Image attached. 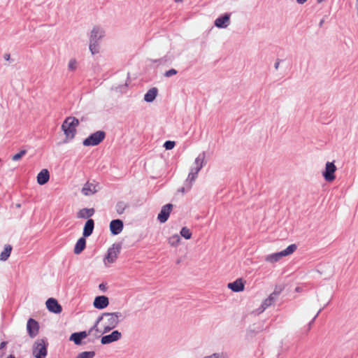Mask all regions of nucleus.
<instances>
[{
	"label": "nucleus",
	"instance_id": "nucleus-1",
	"mask_svg": "<svg viewBox=\"0 0 358 358\" xmlns=\"http://www.w3.org/2000/svg\"><path fill=\"white\" fill-rule=\"evenodd\" d=\"M79 124V120L75 117H67L62 124V129L68 140L74 138L76 134V127Z\"/></svg>",
	"mask_w": 358,
	"mask_h": 358
},
{
	"label": "nucleus",
	"instance_id": "nucleus-2",
	"mask_svg": "<svg viewBox=\"0 0 358 358\" xmlns=\"http://www.w3.org/2000/svg\"><path fill=\"white\" fill-rule=\"evenodd\" d=\"M48 342L46 338L37 339L32 346V355L35 358H45L48 355Z\"/></svg>",
	"mask_w": 358,
	"mask_h": 358
},
{
	"label": "nucleus",
	"instance_id": "nucleus-3",
	"mask_svg": "<svg viewBox=\"0 0 358 358\" xmlns=\"http://www.w3.org/2000/svg\"><path fill=\"white\" fill-rule=\"evenodd\" d=\"M297 248L296 244H291L285 250L268 255L266 257L265 260L269 263H275L278 262L281 258L292 254Z\"/></svg>",
	"mask_w": 358,
	"mask_h": 358
},
{
	"label": "nucleus",
	"instance_id": "nucleus-4",
	"mask_svg": "<svg viewBox=\"0 0 358 358\" xmlns=\"http://www.w3.org/2000/svg\"><path fill=\"white\" fill-rule=\"evenodd\" d=\"M106 132L102 130L96 131L91 134L83 141L84 146H96L100 144L106 138Z\"/></svg>",
	"mask_w": 358,
	"mask_h": 358
},
{
	"label": "nucleus",
	"instance_id": "nucleus-5",
	"mask_svg": "<svg viewBox=\"0 0 358 358\" xmlns=\"http://www.w3.org/2000/svg\"><path fill=\"white\" fill-rule=\"evenodd\" d=\"M120 244H113L111 248H108L107 254L105 257L104 262L108 263H113L117 257V255L120 252Z\"/></svg>",
	"mask_w": 358,
	"mask_h": 358
},
{
	"label": "nucleus",
	"instance_id": "nucleus-6",
	"mask_svg": "<svg viewBox=\"0 0 358 358\" xmlns=\"http://www.w3.org/2000/svg\"><path fill=\"white\" fill-rule=\"evenodd\" d=\"M336 171V167L334 162H327L325 166V170L323 172L322 175L324 178L327 182L333 181L335 179V172Z\"/></svg>",
	"mask_w": 358,
	"mask_h": 358
},
{
	"label": "nucleus",
	"instance_id": "nucleus-7",
	"mask_svg": "<svg viewBox=\"0 0 358 358\" xmlns=\"http://www.w3.org/2000/svg\"><path fill=\"white\" fill-rule=\"evenodd\" d=\"M173 207V206L171 203H167L162 206L160 212L157 215V220L160 223H164L168 220Z\"/></svg>",
	"mask_w": 358,
	"mask_h": 358
},
{
	"label": "nucleus",
	"instance_id": "nucleus-8",
	"mask_svg": "<svg viewBox=\"0 0 358 358\" xmlns=\"http://www.w3.org/2000/svg\"><path fill=\"white\" fill-rule=\"evenodd\" d=\"M122 337V334L117 330L113 331L110 334L101 336V343L102 345L110 344L113 342L120 340Z\"/></svg>",
	"mask_w": 358,
	"mask_h": 358
},
{
	"label": "nucleus",
	"instance_id": "nucleus-9",
	"mask_svg": "<svg viewBox=\"0 0 358 358\" xmlns=\"http://www.w3.org/2000/svg\"><path fill=\"white\" fill-rule=\"evenodd\" d=\"M88 336H90V333L87 332V331L74 332L71 334L69 341H73L76 345H80L85 343V342H83V340Z\"/></svg>",
	"mask_w": 358,
	"mask_h": 358
},
{
	"label": "nucleus",
	"instance_id": "nucleus-10",
	"mask_svg": "<svg viewBox=\"0 0 358 358\" xmlns=\"http://www.w3.org/2000/svg\"><path fill=\"white\" fill-rule=\"evenodd\" d=\"M27 330L29 336L31 338H34L38 334V322L33 318H29L27 324Z\"/></svg>",
	"mask_w": 358,
	"mask_h": 358
},
{
	"label": "nucleus",
	"instance_id": "nucleus-11",
	"mask_svg": "<svg viewBox=\"0 0 358 358\" xmlns=\"http://www.w3.org/2000/svg\"><path fill=\"white\" fill-rule=\"evenodd\" d=\"M45 304L47 309L51 313L58 314L62 311V306L54 298H49Z\"/></svg>",
	"mask_w": 358,
	"mask_h": 358
},
{
	"label": "nucleus",
	"instance_id": "nucleus-12",
	"mask_svg": "<svg viewBox=\"0 0 358 358\" xmlns=\"http://www.w3.org/2000/svg\"><path fill=\"white\" fill-rule=\"evenodd\" d=\"M109 227L110 233L113 235L116 236L120 234L124 228V223L122 220L120 219L113 220L110 222Z\"/></svg>",
	"mask_w": 358,
	"mask_h": 358
},
{
	"label": "nucleus",
	"instance_id": "nucleus-13",
	"mask_svg": "<svg viewBox=\"0 0 358 358\" xmlns=\"http://www.w3.org/2000/svg\"><path fill=\"white\" fill-rule=\"evenodd\" d=\"M230 22V14L224 13L220 16H219L214 22V24L217 28L224 29L227 28Z\"/></svg>",
	"mask_w": 358,
	"mask_h": 358
},
{
	"label": "nucleus",
	"instance_id": "nucleus-14",
	"mask_svg": "<svg viewBox=\"0 0 358 358\" xmlns=\"http://www.w3.org/2000/svg\"><path fill=\"white\" fill-rule=\"evenodd\" d=\"M104 36V31L103 29L95 27L91 31L90 36V42L98 43Z\"/></svg>",
	"mask_w": 358,
	"mask_h": 358
},
{
	"label": "nucleus",
	"instance_id": "nucleus-15",
	"mask_svg": "<svg viewBox=\"0 0 358 358\" xmlns=\"http://www.w3.org/2000/svg\"><path fill=\"white\" fill-rule=\"evenodd\" d=\"M109 304L108 298L106 296L101 295L95 297L93 305L97 309H103Z\"/></svg>",
	"mask_w": 358,
	"mask_h": 358
},
{
	"label": "nucleus",
	"instance_id": "nucleus-16",
	"mask_svg": "<svg viewBox=\"0 0 358 358\" xmlns=\"http://www.w3.org/2000/svg\"><path fill=\"white\" fill-rule=\"evenodd\" d=\"M227 287L234 292H239L244 289L245 285L241 278H238L234 282L228 283Z\"/></svg>",
	"mask_w": 358,
	"mask_h": 358
},
{
	"label": "nucleus",
	"instance_id": "nucleus-17",
	"mask_svg": "<svg viewBox=\"0 0 358 358\" xmlns=\"http://www.w3.org/2000/svg\"><path fill=\"white\" fill-rule=\"evenodd\" d=\"M94 228V221L92 219H88L84 226L83 236L89 237L93 233Z\"/></svg>",
	"mask_w": 358,
	"mask_h": 358
},
{
	"label": "nucleus",
	"instance_id": "nucleus-18",
	"mask_svg": "<svg viewBox=\"0 0 358 358\" xmlns=\"http://www.w3.org/2000/svg\"><path fill=\"white\" fill-rule=\"evenodd\" d=\"M50 179V173L48 169L41 170L37 175V182L43 185L46 184Z\"/></svg>",
	"mask_w": 358,
	"mask_h": 358
},
{
	"label": "nucleus",
	"instance_id": "nucleus-19",
	"mask_svg": "<svg viewBox=\"0 0 358 358\" xmlns=\"http://www.w3.org/2000/svg\"><path fill=\"white\" fill-rule=\"evenodd\" d=\"M94 208H83L80 210L77 213V217L79 219H90L94 214Z\"/></svg>",
	"mask_w": 358,
	"mask_h": 358
},
{
	"label": "nucleus",
	"instance_id": "nucleus-20",
	"mask_svg": "<svg viewBox=\"0 0 358 358\" xmlns=\"http://www.w3.org/2000/svg\"><path fill=\"white\" fill-rule=\"evenodd\" d=\"M158 90L157 87H152L144 95V101L148 103L152 102L157 97Z\"/></svg>",
	"mask_w": 358,
	"mask_h": 358
},
{
	"label": "nucleus",
	"instance_id": "nucleus-21",
	"mask_svg": "<svg viewBox=\"0 0 358 358\" xmlns=\"http://www.w3.org/2000/svg\"><path fill=\"white\" fill-rule=\"evenodd\" d=\"M86 247V239L85 237L80 238L76 243L73 252L76 255L81 253Z\"/></svg>",
	"mask_w": 358,
	"mask_h": 358
},
{
	"label": "nucleus",
	"instance_id": "nucleus-22",
	"mask_svg": "<svg viewBox=\"0 0 358 358\" xmlns=\"http://www.w3.org/2000/svg\"><path fill=\"white\" fill-rule=\"evenodd\" d=\"M201 169V165L199 166H198V167H192V168H191L186 182H189L190 183L194 182L196 180V178L197 177V175H198V173H199V172L200 171Z\"/></svg>",
	"mask_w": 358,
	"mask_h": 358
},
{
	"label": "nucleus",
	"instance_id": "nucleus-23",
	"mask_svg": "<svg viewBox=\"0 0 358 358\" xmlns=\"http://www.w3.org/2000/svg\"><path fill=\"white\" fill-rule=\"evenodd\" d=\"M275 297L273 296V294H270L268 298H266L262 303L261 307L259 308L260 312H263L267 308L271 306L275 301Z\"/></svg>",
	"mask_w": 358,
	"mask_h": 358
},
{
	"label": "nucleus",
	"instance_id": "nucleus-24",
	"mask_svg": "<svg viewBox=\"0 0 358 358\" xmlns=\"http://www.w3.org/2000/svg\"><path fill=\"white\" fill-rule=\"evenodd\" d=\"M81 192L84 195L89 196L95 193L96 190L95 189V186L93 184L87 182L82 188Z\"/></svg>",
	"mask_w": 358,
	"mask_h": 358
},
{
	"label": "nucleus",
	"instance_id": "nucleus-25",
	"mask_svg": "<svg viewBox=\"0 0 358 358\" xmlns=\"http://www.w3.org/2000/svg\"><path fill=\"white\" fill-rule=\"evenodd\" d=\"M101 316H103V317H108L106 324L112 326V327L115 328L117 326V324H119L117 322L116 317H115L113 316V313H103Z\"/></svg>",
	"mask_w": 358,
	"mask_h": 358
},
{
	"label": "nucleus",
	"instance_id": "nucleus-26",
	"mask_svg": "<svg viewBox=\"0 0 358 358\" xmlns=\"http://www.w3.org/2000/svg\"><path fill=\"white\" fill-rule=\"evenodd\" d=\"M12 251V247L10 245H6L3 250L1 252L0 259L1 261H6L10 257Z\"/></svg>",
	"mask_w": 358,
	"mask_h": 358
},
{
	"label": "nucleus",
	"instance_id": "nucleus-27",
	"mask_svg": "<svg viewBox=\"0 0 358 358\" xmlns=\"http://www.w3.org/2000/svg\"><path fill=\"white\" fill-rule=\"evenodd\" d=\"M205 158H206V152H202L201 153H200L197 157L194 160V164H195V167H198L200 165L201 166V169L203 168V166L205 165Z\"/></svg>",
	"mask_w": 358,
	"mask_h": 358
},
{
	"label": "nucleus",
	"instance_id": "nucleus-28",
	"mask_svg": "<svg viewBox=\"0 0 358 358\" xmlns=\"http://www.w3.org/2000/svg\"><path fill=\"white\" fill-rule=\"evenodd\" d=\"M127 207V204H126L124 201H120L116 203L115 210L117 214L122 215Z\"/></svg>",
	"mask_w": 358,
	"mask_h": 358
},
{
	"label": "nucleus",
	"instance_id": "nucleus-29",
	"mask_svg": "<svg viewBox=\"0 0 358 358\" xmlns=\"http://www.w3.org/2000/svg\"><path fill=\"white\" fill-rule=\"evenodd\" d=\"M94 356V351H85L78 354L76 358H93Z\"/></svg>",
	"mask_w": 358,
	"mask_h": 358
},
{
	"label": "nucleus",
	"instance_id": "nucleus-30",
	"mask_svg": "<svg viewBox=\"0 0 358 358\" xmlns=\"http://www.w3.org/2000/svg\"><path fill=\"white\" fill-rule=\"evenodd\" d=\"M180 235L187 240L190 239L192 237V233L190 230L186 227H184L181 229Z\"/></svg>",
	"mask_w": 358,
	"mask_h": 358
},
{
	"label": "nucleus",
	"instance_id": "nucleus-31",
	"mask_svg": "<svg viewBox=\"0 0 358 358\" xmlns=\"http://www.w3.org/2000/svg\"><path fill=\"white\" fill-rule=\"evenodd\" d=\"M180 240V236L178 234H176L169 238V243L172 246H176L179 243Z\"/></svg>",
	"mask_w": 358,
	"mask_h": 358
},
{
	"label": "nucleus",
	"instance_id": "nucleus-32",
	"mask_svg": "<svg viewBox=\"0 0 358 358\" xmlns=\"http://www.w3.org/2000/svg\"><path fill=\"white\" fill-rule=\"evenodd\" d=\"M103 319V316H100L97 318L94 325L91 327L89 331H87V332H89L90 333V336L92 334V333L94 331H96V332H99V329H98V324L101 322V320Z\"/></svg>",
	"mask_w": 358,
	"mask_h": 358
},
{
	"label": "nucleus",
	"instance_id": "nucleus-33",
	"mask_svg": "<svg viewBox=\"0 0 358 358\" xmlns=\"http://www.w3.org/2000/svg\"><path fill=\"white\" fill-rule=\"evenodd\" d=\"M90 50L92 55H95L99 52L98 43L90 42L89 45Z\"/></svg>",
	"mask_w": 358,
	"mask_h": 358
},
{
	"label": "nucleus",
	"instance_id": "nucleus-34",
	"mask_svg": "<svg viewBox=\"0 0 358 358\" xmlns=\"http://www.w3.org/2000/svg\"><path fill=\"white\" fill-rule=\"evenodd\" d=\"M68 69L71 71H74L77 69V61L75 59H70L69 64H68Z\"/></svg>",
	"mask_w": 358,
	"mask_h": 358
},
{
	"label": "nucleus",
	"instance_id": "nucleus-35",
	"mask_svg": "<svg viewBox=\"0 0 358 358\" xmlns=\"http://www.w3.org/2000/svg\"><path fill=\"white\" fill-rule=\"evenodd\" d=\"M27 153V150H20L18 153L14 155L13 157H12V159L13 161H18L20 160L24 155H25Z\"/></svg>",
	"mask_w": 358,
	"mask_h": 358
},
{
	"label": "nucleus",
	"instance_id": "nucleus-36",
	"mask_svg": "<svg viewBox=\"0 0 358 358\" xmlns=\"http://www.w3.org/2000/svg\"><path fill=\"white\" fill-rule=\"evenodd\" d=\"M175 145L176 143L175 141H166L164 143V148L167 150L173 149L175 147Z\"/></svg>",
	"mask_w": 358,
	"mask_h": 358
},
{
	"label": "nucleus",
	"instance_id": "nucleus-37",
	"mask_svg": "<svg viewBox=\"0 0 358 358\" xmlns=\"http://www.w3.org/2000/svg\"><path fill=\"white\" fill-rule=\"evenodd\" d=\"M113 313V316L115 317H116L118 323L124 319V316L120 312H115V313Z\"/></svg>",
	"mask_w": 358,
	"mask_h": 358
},
{
	"label": "nucleus",
	"instance_id": "nucleus-38",
	"mask_svg": "<svg viewBox=\"0 0 358 358\" xmlns=\"http://www.w3.org/2000/svg\"><path fill=\"white\" fill-rule=\"evenodd\" d=\"M178 71L174 69H171L164 73V76L169 78L172 76L177 74Z\"/></svg>",
	"mask_w": 358,
	"mask_h": 358
},
{
	"label": "nucleus",
	"instance_id": "nucleus-39",
	"mask_svg": "<svg viewBox=\"0 0 358 358\" xmlns=\"http://www.w3.org/2000/svg\"><path fill=\"white\" fill-rule=\"evenodd\" d=\"M115 327H112V326L106 324V325L104 327L103 332V333H107L110 331V330L113 329Z\"/></svg>",
	"mask_w": 358,
	"mask_h": 358
},
{
	"label": "nucleus",
	"instance_id": "nucleus-40",
	"mask_svg": "<svg viewBox=\"0 0 358 358\" xmlns=\"http://www.w3.org/2000/svg\"><path fill=\"white\" fill-rule=\"evenodd\" d=\"M99 337H100V335L99 334V332H96V334H94V337L92 338H88V341L89 342H94L95 339H97Z\"/></svg>",
	"mask_w": 358,
	"mask_h": 358
},
{
	"label": "nucleus",
	"instance_id": "nucleus-41",
	"mask_svg": "<svg viewBox=\"0 0 358 358\" xmlns=\"http://www.w3.org/2000/svg\"><path fill=\"white\" fill-rule=\"evenodd\" d=\"M203 358H221V356L219 353H213V355L206 356Z\"/></svg>",
	"mask_w": 358,
	"mask_h": 358
},
{
	"label": "nucleus",
	"instance_id": "nucleus-42",
	"mask_svg": "<svg viewBox=\"0 0 358 358\" xmlns=\"http://www.w3.org/2000/svg\"><path fill=\"white\" fill-rule=\"evenodd\" d=\"M322 311V309H320L317 313L315 315V317L313 318V320L309 322V325L310 326L315 321V318L318 316L320 313Z\"/></svg>",
	"mask_w": 358,
	"mask_h": 358
},
{
	"label": "nucleus",
	"instance_id": "nucleus-43",
	"mask_svg": "<svg viewBox=\"0 0 358 358\" xmlns=\"http://www.w3.org/2000/svg\"><path fill=\"white\" fill-rule=\"evenodd\" d=\"M280 290H278H278L275 289V290L273 291V293H271V294H273V296H275V299H276V298L278 297V296L280 294Z\"/></svg>",
	"mask_w": 358,
	"mask_h": 358
},
{
	"label": "nucleus",
	"instance_id": "nucleus-44",
	"mask_svg": "<svg viewBox=\"0 0 358 358\" xmlns=\"http://www.w3.org/2000/svg\"><path fill=\"white\" fill-rule=\"evenodd\" d=\"M281 60L280 59H277L275 64H274V67L275 69L277 70L279 67V65H280V63Z\"/></svg>",
	"mask_w": 358,
	"mask_h": 358
},
{
	"label": "nucleus",
	"instance_id": "nucleus-45",
	"mask_svg": "<svg viewBox=\"0 0 358 358\" xmlns=\"http://www.w3.org/2000/svg\"><path fill=\"white\" fill-rule=\"evenodd\" d=\"M7 343L5 341H3L0 343V350L3 349L6 345Z\"/></svg>",
	"mask_w": 358,
	"mask_h": 358
},
{
	"label": "nucleus",
	"instance_id": "nucleus-46",
	"mask_svg": "<svg viewBox=\"0 0 358 358\" xmlns=\"http://www.w3.org/2000/svg\"><path fill=\"white\" fill-rule=\"evenodd\" d=\"M3 58L8 61L10 59V55L9 54H5L4 56H3Z\"/></svg>",
	"mask_w": 358,
	"mask_h": 358
},
{
	"label": "nucleus",
	"instance_id": "nucleus-47",
	"mask_svg": "<svg viewBox=\"0 0 358 358\" xmlns=\"http://www.w3.org/2000/svg\"><path fill=\"white\" fill-rule=\"evenodd\" d=\"M99 287L100 289H101L103 291L105 290V285L103 283L100 284Z\"/></svg>",
	"mask_w": 358,
	"mask_h": 358
},
{
	"label": "nucleus",
	"instance_id": "nucleus-48",
	"mask_svg": "<svg viewBox=\"0 0 358 358\" xmlns=\"http://www.w3.org/2000/svg\"><path fill=\"white\" fill-rule=\"evenodd\" d=\"M307 0H296L297 3L299 4L304 3Z\"/></svg>",
	"mask_w": 358,
	"mask_h": 358
},
{
	"label": "nucleus",
	"instance_id": "nucleus-49",
	"mask_svg": "<svg viewBox=\"0 0 358 358\" xmlns=\"http://www.w3.org/2000/svg\"><path fill=\"white\" fill-rule=\"evenodd\" d=\"M7 358H15L13 355H10Z\"/></svg>",
	"mask_w": 358,
	"mask_h": 358
},
{
	"label": "nucleus",
	"instance_id": "nucleus-50",
	"mask_svg": "<svg viewBox=\"0 0 358 358\" xmlns=\"http://www.w3.org/2000/svg\"><path fill=\"white\" fill-rule=\"evenodd\" d=\"M163 59H164L163 58L159 59L158 60V62H159V63H162V61H163Z\"/></svg>",
	"mask_w": 358,
	"mask_h": 358
},
{
	"label": "nucleus",
	"instance_id": "nucleus-51",
	"mask_svg": "<svg viewBox=\"0 0 358 358\" xmlns=\"http://www.w3.org/2000/svg\"><path fill=\"white\" fill-rule=\"evenodd\" d=\"M182 0H175L176 2H181Z\"/></svg>",
	"mask_w": 358,
	"mask_h": 358
},
{
	"label": "nucleus",
	"instance_id": "nucleus-52",
	"mask_svg": "<svg viewBox=\"0 0 358 358\" xmlns=\"http://www.w3.org/2000/svg\"><path fill=\"white\" fill-rule=\"evenodd\" d=\"M326 306H327V305H324L323 308H321V309L322 310L323 308H325Z\"/></svg>",
	"mask_w": 358,
	"mask_h": 358
},
{
	"label": "nucleus",
	"instance_id": "nucleus-53",
	"mask_svg": "<svg viewBox=\"0 0 358 358\" xmlns=\"http://www.w3.org/2000/svg\"><path fill=\"white\" fill-rule=\"evenodd\" d=\"M326 306H327V305H324L323 308H321V309L322 310L323 308H325Z\"/></svg>",
	"mask_w": 358,
	"mask_h": 358
},
{
	"label": "nucleus",
	"instance_id": "nucleus-54",
	"mask_svg": "<svg viewBox=\"0 0 358 358\" xmlns=\"http://www.w3.org/2000/svg\"><path fill=\"white\" fill-rule=\"evenodd\" d=\"M183 191H184V187H182V188L181 189V192H183Z\"/></svg>",
	"mask_w": 358,
	"mask_h": 358
},
{
	"label": "nucleus",
	"instance_id": "nucleus-55",
	"mask_svg": "<svg viewBox=\"0 0 358 358\" xmlns=\"http://www.w3.org/2000/svg\"><path fill=\"white\" fill-rule=\"evenodd\" d=\"M357 1H358V0H357Z\"/></svg>",
	"mask_w": 358,
	"mask_h": 358
}]
</instances>
